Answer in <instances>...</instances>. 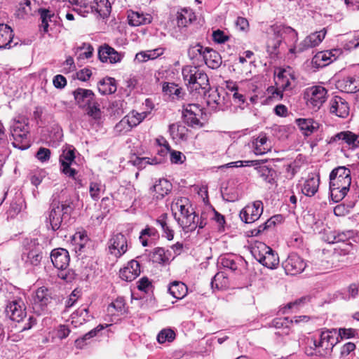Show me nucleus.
<instances>
[{
    "label": "nucleus",
    "instance_id": "nucleus-16",
    "mask_svg": "<svg viewBox=\"0 0 359 359\" xmlns=\"http://www.w3.org/2000/svg\"><path fill=\"white\" fill-rule=\"evenodd\" d=\"M283 267L287 274L294 276L304 270L306 263L298 255L292 253L283 262Z\"/></svg>",
    "mask_w": 359,
    "mask_h": 359
},
{
    "label": "nucleus",
    "instance_id": "nucleus-50",
    "mask_svg": "<svg viewBox=\"0 0 359 359\" xmlns=\"http://www.w3.org/2000/svg\"><path fill=\"white\" fill-rule=\"evenodd\" d=\"M104 329V326L102 325H99L95 328L93 329L86 334H84L81 338L77 339L75 341V344L77 348H82L83 346L86 344V341L94 337H95L98 332L101 331Z\"/></svg>",
    "mask_w": 359,
    "mask_h": 359
},
{
    "label": "nucleus",
    "instance_id": "nucleus-14",
    "mask_svg": "<svg viewBox=\"0 0 359 359\" xmlns=\"http://www.w3.org/2000/svg\"><path fill=\"white\" fill-rule=\"evenodd\" d=\"M263 210L262 202L261 201H256L251 204L247 205L241 210L240 217L245 223H253L260 217Z\"/></svg>",
    "mask_w": 359,
    "mask_h": 359
},
{
    "label": "nucleus",
    "instance_id": "nucleus-5",
    "mask_svg": "<svg viewBox=\"0 0 359 359\" xmlns=\"http://www.w3.org/2000/svg\"><path fill=\"white\" fill-rule=\"evenodd\" d=\"M73 208L69 203L53 201L46 213L45 223L48 229L55 231L66 224Z\"/></svg>",
    "mask_w": 359,
    "mask_h": 359
},
{
    "label": "nucleus",
    "instance_id": "nucleus-63",
    "mask_svg": "<svg viewBox=\"0 0 359 359\" xmlns=\"http://www.w3.org/2000/svg\"><path fill=\"white\" fill-rule=\"evenodd\" d=\"M236 27L241 31L247 32L249 29L248 20L243 17H238L236 20Z\"/></svg>",
    "mask_w": 359,
    "mask_h": 359
},
{
    "label": "nucleus",
    "instance_id": "nucleus-54",
    "mask_svg": "<svg viewBox=\"0 0 359 359\" xmlns=\"http://www.w3.org/2000/svg\"><path fill=\"white\" fill-rule=\"evenodd\" d=\"M228 283L227 278L224 276L223 273H217L213 277L211 281L212 288H217V290L222 289L226 286Z\"/></svg>",
    "mask_w": 359,
    "mask_h": 359
},
{
    "label": "nucleus",
    "instance_id": "nucleus-17",
    "mask_svg": "<svg viewBox=\"0 0 359 359\" xmlns=\"http://www.w3.org/2000/svg\"><path fill=\"white\" fill-rule=\"evenodd\" d=\"M108 248L111 255L116 257H121L128 250L126 236L121 233L113 235L108 241Z\"/></svg>",
    "mask_w": 359,
    "mask_h": 359
},
{
    "label": "nucleus",
    "instance_id": "nucleus-43",
    "mask_svg": "<svg viewBox=\"0 0 359 359\" xmlns=\"http://www.w3.org/2000/svg\"><path fill=\"white\" fill-rule=\"evenodd\" d=\"M208 47L204 48L200 43L191 45L188 49V55L191 60L201 61L203 60Z\"/></svg>",
    "mask_w": 359,
    "mask_h": 359
},
{
    "label": "nucleus",
    "instance_id": "nucleus-44",
    "mask_svg": "<svg viewBox=\"0 0 359 359\" xmlns=\"http://www.w3.org/2000/svg\"><path fill=\"white\" fill-rule=\"evenodd\" d=\"M15 15L20 19H25L28 16L34 15L31 0H25L23 3H20Z\"/></svg>",
    "mask_w": 359,
    "mask_h": 359
},
{
    "label": "nucleus",
    "instance_id": "nucleus-12",
    "mask_svg": "<svg viewBox=\"0 0 359 359\" xmlns=\"http://www.w3.org/2000/svg\"><path fill=\"white\" fill-rule=\"evenodd\" d=\"M26 266H38L42 259L41 246L36 241H32L21 256Z\"/></svg>",
    "mask_w": 359,
    "mask_h": 359
},
{
    "label": "nucleus",
    "instance_id": "nucleus-28",
    "mask_svg": "<svg viewBox=\"0 0 359 359\" xmlns=\"http://www.w3.org/2000/svg\"><path fill=\"white\" fill-rule=\"evenodd\" d=\"M334 53H337V50H327L319 52L315 55L312 59V64L316 67H323L334 61L337 58Z\"/></svg>",
    "mask_w": 359,
    "mask_h": 359
},
{
    "label": "nucleus",
    "instance_id": "nucleus-23",
    "mask_svg": "<svg viewBox=\"0 0 359 359\" xmlns=\"http://www.w3.org/2000/svg\"><path fill=\"white\" fill-rule=\"evenodd\" d=\"M332 142H339L348 145L351 149L359 147V135H356L351 131H342L332 137Z\"/></svg>",
    "mask_w": 359,
    "mask_h": 359
},
{
    "label": "nucleus",
    "instance_id": "nucleus-29",
    "mask_svg": "<svg viewBox=\"0 0 359 359\" xmlns=\"http://www.w3.org/2000/svg\"><path fill=\"white\" fill-rule=\"evenodd\" d=\"M128 23L131 26H140L149 24L152 17L149 14H144L140 12H130L128 15Z\"/></svg>",
    "mask_w": 359,
    "mask_h": 359
},
{
    "label": "nucleus",
    "instance_id": "nucleus-61",
    "mask_svg": "<svg viewBox=\"0 0 359 359\" xmlns=\"http://www.w3.org/2000/svg\"><path fill=\"white\" fill-rule=\"evenodd\" d=\"M36 158L41 162H45L49 160L50 156V151L48 149L41 147L36 154Z\"/></svg>",
    "mask_w": 359,
    "mask_h": 359
},
{
    "label": "nucleus",
    "instance_id": "nucleus-56",
    "mask_svg": "<svg viewBox=\"0 0 359 359\" xmlns=\"http://www.w3.org/2000/svg\"><path fill=\"white\" fill-rule=\"evenodd\" d=\"M151 258L154 262L159 264L164 263L167 259L164 249L161 248H155L153 251Z\"/></svg>",
    "mask_w": 359,
    "mask_h": 359
},
{
    "label": "nucleus",
    "instance_id": "nucleus-8",
    "mask_svg": "<svg viewBox=\"0 0 359 359\" xmlns=\"http://www.w3.org/2000/svg\"><path fill=\"white\" fill-rule=\"evenodd\" d=\"M29 133V126L27 120H13L11 126L13 146L21 150L28 149L31 145Z\"/></svg>",
    "mask_w": 359,
    "mask_h": 359
},
{
    "label": "nucleus",
    "instance_id": "nucleus-46",
    "mask_svg": "<svg viewBox=\"0 0 359 359\" xmlns=\"http://www.w3.org/2000/svg\"><path fill=\"white\" fill-rule=\"evenodd\" d=\"M38 13L40 15V18L41 20V28L44 33L48 32V22L52 20V18H54V13H52L50 10L46 8H39Z\"/></svg>",
    "mask_w": 359,
    "mask_h": 359
},
{
    "label": "nucleus",
    "instance_id": "nucleus-35",
    "mask_svg": "<svg viewBox=\"0 0 359 359\" xmlns=\"http://www.w3.org/2000/svg\"><path fill=\"white\" fill-rule=\"evenodd\" d=\"M309 317L306 316H297L294 317V320H289L288 318H275L271 322V325L276 329L281 330L284 328H287V326L289 325V324H293L295 323L296 324L302 322V321H308Z\"/></svg>",
    "mask_w": 359,
    "mask_h": 359
},
{
    "label": "nucleus",
    "instance_id": "nucleus-42",
    "mask_svg": "<svg viewBox=\"0 0 359 359\" xmlns=\"http://www.w3.org/2000/svg\"><path fill=\"white\" fill-rule=\"evenodd\" d=\"M168 291L173 297L180 299L186 295L187 288L182 282L175 281L169 286Z\"/></svg>",
    "mask_w": 359,
    "mask_h": 359
},
{
    "label": "nucleus",
    "instance_id": "nucleus-10",
    "mask_svg": "<svg viewBox=\"0 0 359 359\" xmlns=\"http://www.w3.org/2000/svg\"><path fill=\"white\" fill-rule=\"evenodd\" d=\"M196 20V15L190 8H182L176 14L177 27L172 32V36L181 39L187 36L184 29Z\"/></svg>",
    "mask_w": 359,
    "mask_h": 359
},
{
    "label": "nucleus",
    "instance_id": "nucleus-49",
    "mask_svg": "<svg viewBox=\"0 0 359 359\" xmlns=\"http://www.w3.org/2000/svg\"><path fill=\"white\" fill-rule=\"evenodd\" d=\"M104 329V326L102 325H99L95 328L93 329L86 334H84L81 338L77 339L75 341V344L77 348H82L83 346L86 344V341L94 337H95L98 332L101 331Z\"/></svg>",
    "mask_w": 359,
    "mask_h": 359
},
{
    "label": "nucleus",
    "instance_id": "nucleus-6",
    "mask_svg": "<svg viewBox=\"0 0 359 359\" xmlns=\"http://www.w3.org/2000/svg\"><path fill=\"white\" fill-rule=\"evenodd\" d=\"M183 79L191 92L205 95L210 86L208 75L198 67L187 65L182 68Z\"/></svg>",
    "mask_w": 359,
    "mask_h": 359
},
{
    "label": "nucleus",
    "instance_id": "nucleus-41",
    "mask_svg": "<svg viewBox=\"0 0 359 359\" xmlns=\"http://www.w3.org/2000/svg\"><path fill=\"white\" fill-rule=\"evenodd\" d=\"M88 241L86 231L76 232L72 238V244L74 246L76 252H81Z\"/></svg>",
    "mask_w": 359,
    "mask_h": 359
},
{
    "label": "nucleus",
    "instance_id": "nucleus-47",
    "mask_svg": "<svg viewBox=\"0 0 359 359\" xmlns=\"http://www.w3.org/2000/svg\"><path fill=\"white\" fill-rule=\"evenodd\" d=\"M259 176L265 182L272 183L273 181V175L274 170L265 165H261L255 167Z\"/></svg>",
    "mask_w": 359,
    "mask_h": 359
},
{
    "label": "nucleus",
    "instance_id": "nucleus-26",
    "mask_svg": "<svg viewBox=\"0 0 359 359\" xmlns=\"http://www.w3.org/2000/svg\"><path fill=\"white\" fill-rule=\"evenodd\" d=\"M295 122L302 135L306 137L310 136L316 132L320 127L318 122L310 118H297L296 119Z\"/></svg>",
    "mask_w": 359,
    "mask_h": 359
},
{
    "label": "nucleus",
    "instance_id": "nucleus-58",
    "mask_svg": "<svg viewBox=\"0 0 359 359\" xmlns=\"http://www.w3.org/2000/svg\"><path fill=\"white\" fill-rule=\"evenodd\" d=\"M83 49H85L86 50L81 53L79 56V59L81 58H86L88 59L91 57L93 55V48L90 44H86L83 43L81 46L76 48V52L78 50H82Z\"/></svg>",
    "mask_w": 359,
    "mask_h": 359
},
{
    "label": "nucleus",
    "instance_id": "nucleus-53",
    "mask_svg": "<svg viewBox=\"0 0 359 359\" xmlns=\"http://www.w3.org/2000/svg\"><path fill=\"white\" fill-rule=\"evenodd\" d=\"M158 50H148L147 52H140L136 54L135 60L138 62H144L150 59H154L161 54L162 52L157 53Z\"/></svg>",
    "mask_w": 359,
    "mask_h": 359
},
{
    "label": "nucleus",
    "instance_id": "nucleus-30",
    "mask_svg": "<svg viewBox=\"0 0 359 359\" xmlns=\"http://www.w3.org/2000/svg\"><path fill=\"white\" fill-rule=\"evenodd\" d=\"M90 9L92 12H95L104 18L111 13V5L108 0H94L90 5Z\"/></svg>",
    "mask_w": 359,
    "mask_h": 359
},
{
    "label": "nucleus",
    "instance_id": "nucleus-39",
    "mask_svg": "<svg viewBox=\"0 0 359 359\" xmlns=\"http://www.w3.org/2000/svg\"><path fill=\"white\" fill-rule=\"evenodd\" d=\"M156 224L159 226L163 233L164 236L168 240L171 241L174 238V231L170 228L168 224V215L167 213L161 214L156 219Z\"/></svg>",
    "mask_w": 359,
    "mask_h": 359
},
{
    "label": "nucleus",
    "instance_id": "nucleus-36",
    "mask_svg": "<svg viewBox=\"0 0 359 359\" xmlns=\"http://www.w3.org/2000/svg\"><path fill=\"white\" fill-rule=\"evenodd\" d=\"M256 155H262L270 151L271 146L265 135H259L252 142Z\"/></svg>",
    "mask_w": 359,
    "mask_h": 359
},
{
    "label": "nucleus",
    "instance_id": "nucleus-27",
    "mask_svg": "<svg viewBox=\"0 0 359 359\" xmlns=\"http://www.w3.org/2000/svg\"><path fill=\"white\" fill-rule=\"evenodd\" d=\"M98 56L102 62L111 64L118 62L122 59V55L108 45L100 47Z\"/></svg>",
    "mask_w": 359,
    "mask_h": 359
},
{
    "label": "nucleus",
    "instance_id": "nucleus-40",
    "mask_svg": "<svg viewBox=\"0 0 359 359\" xmlns=\"http://www.w3.org/2000/svg\"><path fill=\"white\" fill-rule=\"evenodd\" d=\"M354 235V231L351 230L342 232H332L327 236V241L329 243H345L351 238H353Z\"/></svg>",
    "mask_w": 359,
    "mask_h": 359
},
{
    "label": "nucleus",
    "instance_id": "nucleus-24",
    "mask_svg": "<svg viewBox=\"0 0 359 359\" xmlns=\"http://www.w3.org/2000/svg\"><path fill=\"white\" fill-rule=\"evenodd\" d=\"M337 86L341 91L347 93H355L359 91V76H348L339 80Z\"/></svg>",
    "mask_w": 359,
    "mask_h": 359
},
{
    "label": "nucleus",
    "instance_id": "nucleus-3",
    "mask_svg": "<svg viewBox=\"0 0 359 359\" xmlns=\"http://www.w3.org/2000/svg\"><path fill=\"white\" fill-rule=\"evenodd\" d=\"M318 335L313 337L311 340L314 346L313 351L309 352L306 351L307 355H316L330 358L332 355L333 348L339 343L337 329L323 328L318 331Z\"/></svg>",
    "mask_w": 359,
    "mask_h": 359
},
{
    "label": "nucleus",
    "instance_id": "nucleus-48",
    "mask_svg": "<svg viewBox=\"0 0 359 359\" xmlns=\"http://www.w3.org/2000/svg\"><path fill=\"white\" fill-rule=\"evenodd\" d=\"M147 112L139 113L135 111H132L126 116L129 121V127L127 128L131 129L132 128L137 126L147 117Z\"/></svg>",
    "mask_w": 359,
    "mask_h": 359
},
{
    "label": "nucleus",
    "instance_id": "nucleus-20",
    "mask_svg": "<svg viewBox=\"0 0 359 359\" xmlns=\"http://www.w3.org/2000/svg\"><path fill=\"white\" fill-rule=\"evenodd\" d=\"M349 104L346 100L339 96H334L330 101V112L340 118H346L349 115Z\"/></svg>",
    "mask_w": 359,
    "mask_h": 359
},
{
    "label": "nucleus",
    "instance_id": "nucleus-9",
    "mask_svg": "<svg viewBox=\"0 0 359 359\" xmlns=\"http://www.w3.org/2000/svg\"><path fill=\"white\" fill-rule=\"evenodd\" d=\"M251 252L260 264L269 269L276 268L279 263L278 255L264 243H256Z\"/></svg>",
    "mask_w": 359,
    "mask_h": 359
},
{
    "label": "nucleus",
    "instance_id": "nucleus-57",
    "mask_svg": "<svg viewBox=\"0 0 359 359\" xmlns=\"http://www.w3.org/2000/svg\"><path fill=\"white\" fill-rule=\"evenodd\" d=\"M221 264L224 267L231 269V271H236L238 269L237 263L233 259L229 256H225L221 258Z\"/></svg>",
    "mask_w": 359,
    "mask_h": 359
},
{
    "label": "nucleus",
    "instance_id": "nucleus-25",
    "mask_svg": "<svg viewBox=\"0 0 359 359\" xmlns=\"http://www.w3.org/2000/svg\"><path fill=\"white\" fill-rule=\"evenodd\" d=\"M140 274V266L136 260L129 262L126 267L120 270V278L126 281H132Z\"/></svg>",
    "mask_w": 359,
    "mask_h": 359
},
{
    "label": "nucleus",
    "instance_id": "nucleus-45",
    "mask_svg": "<svg viewBox=\"0 0 359 359\" xmlns=\"http://www.w3.org/2000/svg\"><path fill=\"white\" fill-rule=\"evenodd\" d=\"M50 299L48 290L46 287H41L36 291L34 301L36 304H39L41 306L47 305Z\"/></svg>",
    "mask_w": 359,
    "mask_h": 359
},
{
    "label": "nucleus",
    "instance_id": "nucleus-33",
    "mask_svg": "<svg viewBox=\"0 0 359 359\" xmlns=\"http://www.w3.org/2000/svg\"><path fill=\"white\" fill-rule=\"evenodd\" d=\"M152 189L155 192L157 199L163 198L171 191L172 184L165 179H159L152 187Z\"/></svg>",
    "mask_w": 359,
    "mask_h": 359
},
{
    "label": "nucleus",
    "instance_id": "nucleus-13",
    "mask_svg": "<svg viewBox=\"0 0 359 359\" xmlns=\"http://www.w3.org/2000/svg\"><path fill=\"white\" fill-rule=\"evenodd\" d=\"M203 115V109L196 104H188L183 111L184 122L193 128H201L203 126V123L201 122Z\"/></svg>",
    "mask_w": 359,
    "mask_h": 359
},
{
    "label": "nucleus",
    "instance_id": "nucleus-38",
    "mask_svg": "<svg viewBox=\"0 0 359 359\" xmlns=\"http://www.w3.org/2000/svg\"><path fill=\"white\" fill-rule=\"evenodd\" d=\"M320 184L318 177H309L304 183L302 191L307 196H313L317 192Z\"/></svg>",
    "mask_w": 359,
    "mask_h": 359
},
{
    "label": "nucleus",
    "instance_id": "nucleus-34",
    "mask_svg": "<svg viewBox=\"0 0 359 359\" xmlns=\"http://www.w3.org/2000/svg\"><path fill=\"white\" fill-rule=\"evenodd\" d=\"M206 65L211 69H217L222 64V57L220 55L212 48H208L206 50L203 60Z\"/></svg>",
    "mask_w": 359,
    "mask_h": 359
},
{
    "label": "nucleus",
    "instance_id": "nucleus-4",
    "mask_svg": "<svg viewBox=\"0 0 359 359\" xmlns=\"http://www.w3.org/2000/svg\"><path fill=\"white\" fill-rule=\"evenodd\" d=\"M73 95L79 107L84 110L95 123H99L102 118L103 112L95 93L91 90L78 88L73 91Z\"/></svg>",
    "mask_w": 359,
    "mask_h": 359
},
{
    "label": "nucleus",
    "instance_id": "nucleus-60",
    "mask_svg": "<svg viewBox=\"0 0 359 359\" xmlns=\"http://www.w3.org/2000/svg\"><path fill=\"white\" fill-rule=\"evenodd\" d=\"M355 330L351 328L349 329H345V328H340L338 330H337V334H339L338 335V339H349L351 337H354L355 334Z\"/></svg>",
    "mask_w": 359,
    "mask_h": 359
},
{
    "label": "nucleus",
    "instance_id": "nucleus-37",
    "mask_svg": "<svg viewBox=\"0 0 359 359\" xmlns=\"http://www.w3.org/2000/svg\"><path fill=\"white\" fill-rule=\"evenodd\" d=\"M99 92L102 95L114 93L117 87L116 80L111 77H106L99 81L97 84Z\"/></svg>",
    "mask_w": 359,
    "mask_h": 359
},
{
    "label": "nucleus",
    "instance_id": "nucleus-55",
    "mask_svg": "<svg viewBox=\"0 0 359 359\" xmlns=\"http://www.w3.org/2000/svg\"><path fill=\"white\" fill-rule=\"evenodd\" d=\"M175 337V332L171 329L161 330L157 336V340L160 344L165 341H172Z\"/></svg>",
    "mask_w": 359,
    "mask_h": 359
},
{
    "label": "nucleus",
    "instance_id": "nucleus-52",
    "mask_svg": "<svg viewBox=\"0 0 359 359\" xmlns=\"http://www.w3.org/2000/svg\"><path fill=\"white\" fill-rule=\"evenodd\" d=\"M278 216H273L270 219H267L264 224L259 226L258 228L252 230V236H257L265 230L271 228L275 226L276 221L277 220Z\"/></svg>",
    "mask_w": 359,
    "mask_h": 359
},
{
    "label": "nucleus",
    "instance_id": "nucleus-62",
    "mask_svg": "<svg viewBox=\"0 0 359 359\" xmlns=\"http://www.w3.org/2000/svg\"><path fill=\"white\" fill-rule=\"evenodd\" d=\"M212 38L214 41L217 43H223L229 39V36L219 29L213 32Z\"/></svg>",
    "mask_w": 359,
    "mask_h": 359
},
{
    "label": "nucleus",
    "instance_id": "nucleus-2",
    "mask_svg": "<svg viewBox=\"0 0 359 359\" xmlns=\"http://www.w3.org/2000/svg\"><path fill=\"white\" fill-rule=\"evenodd\" d=\"M351 184V170L345 166H339L330 174V192L334 203L341 201L349 191Z\"/></svg>",
    "mask_w": 359,
    "mask_h": 359
},
{
    "label": "nucleus",
    "instance_id": "nucleus-64",
    "mask_svg": "<svg viewBox=\"0 0 359 359\" xmlns=\"http://www.w3.org/2000/svg\"><path fill=\"white\" fill-rule=\"evenodd\" d=\"M70 333L69 328L65 325H60L57 329L56 336L60 339H65L68 337Z\"/></svg>",
    "mask_w": 359,
    "mask_h": 359
},
{
    "label": "nucleus",
    "instance_id": "nucleus-32",
    "mask_svg": "<svg viewBox=\"0 0 359 359\" xmlns=\"http://www.w3.org/2000/svg\"><path fill=\"white\" fill-rule=\"evenodd\" d=\"M169 131L176 142L185 141L187 139L188 129L184 125L178 123L171 124L169 127Z\"/></svg>",
    "mask_w": 359,
    "mask_h": 359
},
{
    "label": "nucleus",
    "instance_id": "nucleus-19",
    "mask_svg": "<svg viewBox=\"0 0 359 359\" xmlns=\"http://www.w3.org/2000/svg\"><path fill=\"white\" fill-rule=\"evenodd\" d=\"M75 158L74 149L68 147L63 150L62 154L60 156V163L61 164L62 172L69 177H74L76 174L75 169L72 168L70 165Z\"/></svg>",
    "mask_w": 359,
    "mask_h": 359
},
{
    "label": "nucleus",
    "instance_id": "nucleus-15",
    "mask_svg": "<svg viewBox=\"0 0 359 359\" xmlns=\"http://www.w3.org/2000/svg\"><path fill=\"white\" fill-rule=\"evenodd\" d=\"M327 31L325 28L323 29L311 33L310 35L307 36L297 47L294 48H291V52H304V50L314 48L318 46L322 41L324 39L326 35Z\"/></svg>",
    "mask_w": 359,
    "mask_h": 359
},
{
    "label": "nucleus",
    "instance_id": "nucleus-1",
    "mask_svg": "<svg viewBox=\"0 0 359 359\" xmlns=\"http://www.w3.org/2000/svg\"><path fill=\"white\" fill-rule=\"evenodd\" d=\"M171 210L175 219L186 232L193 231L197 227L203 229L207 224L206 221L196 215L187 198H178L171 204Z\"/></svg>",
    "mask_w": 359,
    "mask_h": 359
},
{
    "label": "nucleus",
    "instance_id": "nucleus-18",
    "mask_svg": "<svg viewBox=\"0 0 359 359\" xmlns=\"http://www.w3.org/2000/svg\"><path fill=\"white\" fill-rule=\"evenodd\" d=\"M6 315L14 321L20 322L26 317V308L21 299L10 302L6 308Z\"/></svg>",
    "mask_w": 359,
    "mask_h": 359
},
{
    "label": "nucleus",
    "instance_id": "nucleus-51",
    "mask_svg": "<svg viewBox=\"0 0 359 359\" xmlns=\"http://www.w3.org/2000/svg\"><path fill=\"white\" fill-rule=\"evenodd\" d=\"M104 191V185L100 182H90L89 186V194L91 198L97 201L100 198V194Z\"/></svg>",
    "mask_w": 359,
    "mask_h": 359
},
{
    "label": "nucleus",
    "instance_id": "nucleus-21",
    "mask_svg": "<svg viewBox=\"0 0 359 359\" xmlns=\"http://www.w3.org/2000/svg\"><path fill=\"white\" fill-rule=\"evenodd\" d=\"M275 77L276 86L280 88L282 90L291 89V82L294 79L292 69H279Z\"/></svg>",
    "mask_w": 359,
    "mask_h": 359
},
{
    "label": "nucleus",
    "instance_id": "nucleus-31",
    "mask_svg": "<svg viewBox=\"0 0 359 359\" xmlns=\"http://www.w3.org/2000/svg\"><path fill=\"white\" fill-rule=\"evenodd\" d=\"M13 38L12 29L7 25L0 24V48H10Z\"/></svg>",
    "mask_w": 359,
    "mask_h": 359
},
{
    "label": "nucleus",
    "instance_id": "nucleus-59",
    "mask_svg": "<svg viewBox=\"0 0 359 359\" xmlns=\"http://www.w3.org/2000/svg\"><path fill=\"white\" fill-rule=\"evenodd\" d=\"M186 159V156L180 151H170V161L175 164H182Z\"/></svg>",
    "mask_w": 359,
    "mask_h": 359
},
{
    "label": "nucleus",
    "instance_id": "nucleus-7",
    "mask_svg": "<svg viewBox=\"0 0 359 359\" xmlns=\"http://www.w3.org/2000/svg\"><path fill=\"white\" fill-rule=\"evenodd\" d=\"M266 42V50L270 55H277L284 34L290 35L294 41H297V32L290 27L283 25H273L270 27Z\"/></svg>",
    "mask_w": 359,
    "mask_h": 359
},
{
    "label": "nucleus",
    "instance_id": "nucleus-11",
    "mask_svg": "<svg viewBox=\"0 0 359 359\" xmlns=\"http://www.w3.org/2000/svg\"><path fill=\"white\" fill-rule=\"evenodd\" d=\"M327 94L325 88L320 86L307 88L305 92L307 104L314 109H320L327 99Z\"/></svg>",
    "mask_w": 359,
    "mask_h": 359
},
{
    "label": "nucleus",
    "instance_id": "nucleus-22",
    "mask_svg": "<svg viewBox=\"0 0 359 359\" xmlns=\"http://www.w3.org/2000/svg\"><path fill=\"white\" fill-rule=\"evenodd\" d=\"M50 259L54 266L60 270L66 269L70 259L68 251L63 248L53 250L50 254Z\"/></svg>",
    "mask_w": 359,
    "mask_h": 359
}]
</instances>
